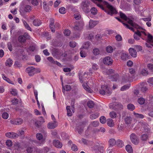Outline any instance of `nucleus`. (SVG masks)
<instances>
[{"mask_svg":"<svg viewBox=\"0 0 153 153\" xmlns=\"http://www.w3.org/2000/svg\"><path fill=\"white\" fill-rule=\"evenodd\" d=\"M147 67L149 70L151 71H153V62L148 63Z\"/></svg>","mask_w":153,"mask_h":153,"instance_id":"nucleus-33","label":"nucleus"},{"mask_svg":"<svg viewBox=\"0 0 153 153\" xmlns=\"http://www.w3.org/2000/svg\"><path fill=\"white\" fill-rule=\"evenodd\" d=\"M100 52V51L98 48H95L93 50V53L95 56L99 55Z\"/></svg>","mask_w":153,"mask_h":153,"instance_id":"nucleus-35","label":"nucleus"},{"mask_svg":"<svg viewBox=\"0 0 153 153\" xmlns=\"http://www.w3.org/2000/svg\"><path fill=\"white\" fill-rule=\"evenodd\" d=\"M53 145L57 148H61L62 146L61 142L57 140H54L53 142Z\"/></svg>","mask_w":153,"mask_h":153,"instance_id":"nucleus-19","label":"nucleus"},{"mask_svg":"<svg viewBox=\"0 0 153 153\" xmlns=\"http://www.w3.org/2000/svg\"><path fill=\"white\" fill-rule=\"evenodd\" d=\"M97 23V21L91 20L89 22V26L91 28L94 27Z\"/></svg>","mask_w":153,"mask_h":153,"instance_id":"nucleus-23","label":"nucleus"},{"mask_svg":"<svg viewBox=\"0 0 153 153\" xmlns=\"http://www.w3.org/2000/svg\"><path fill=\"white\" fill-rule=\"evenodd\" d=\"M94 105V102L92 101H89L87 103L88 106L90 108H92Z\"/></svg>","mask_w":153,"mask_h":153,"instance_id":"nucleus-47","label":"nucleus"},{"mask_svg":"<svg viewBox=\"0 0 153 153\" xmlns=\"http://www.w3.org/2000/svg\"><path fill=\"white\" fill-rule=\"evenodd\" d=\"M59 12L61 14H64L66 13V9L65 7H62L59 9Z\"/></svg>","mask_w":153,"mask_h":153,"instance_id":"nucleus-53","label":"nucleus"},{"mask_svg":"<svg viewBox=\"0 0 153 153\" xmlns=\"http://www.w3.org/2000/svg\"><path fill=\"white\" fill-rule=\"evenodd\" d=\"M8 117L9 115L7 112H4L2 114V117L4 119H7L8 118Z\"/></svg>","mask_w":153,"mask_h":153,"instance_id":"nucleus-54","label":"nucleus"},{"mask_svg":"<svg viewBox=\"0 0 153 153\" xmlns=\"http://www.w3.org/2000/svg\"><path fill=\"white\" fill-rule=\"evenodd\" d=\"M143 30V31H141L142 34L145 36H147L148 40L150 42L151 44L153 46V39H152V36L151 34L149 33H146Z\"/></svg>","mask_w":153,"mask_h":153,"instance_id":"nucleus-14","label":"nucleus"},{"mask_svg":"<svg viewBox=\"0 0 153 153\" xmlns=\"http://www.w3.org/2000/svg\"><path fill=\"white\" fill-rule=\"evenodd\" d=\"M116 18L118 19V20L120 22H121L123 23V24L125 26L126 28H127L129 29H130L131 30H133V28L132 27H130L129 26L128 24H127V23H124L123 22H122L121 21V19H120L119 18H118L117 17Z\"/></svg>","mask_w":153,"mask_h":153,"instance_id":"nucleus-32","label":"nucleus"},{"mask_svg":"<svg viewBox=\"0 0 153 153\" xmlns=\"http://www.w3.org/2000/svg\"><path fill=\"white\" fill-rule=\"evenodd\" d=\"M141 28H137L134 27H132V28H133V30H132L134 31V28H136L137 29V31L135 32L134 34V37L135 39L136 40H139L140 38H141V35L142 33L141 31H140L141 30H143V29L142 27H140Z\"/></svg>","mask_w":153,"mask_h":153,"instance_id":"nucleus-5","label":"nucleus"},{"mask_svg":"<svg viewBox=\"0 0 153 153\" xmlns=\"http://www.w3.org/2000/svg\"><path fill=\"white\" fill-rule=\"evenodd\" d=\"M5 136L8 138L15 139L17 138L19 135L16 133L9 132L6 133L5 134Z\"/></svg>","mask_w":153,"mask_h":153,"instance_id":"nucleus-12","label":"nucleus"},{"mask_svg":"<svg viewBox=\"0 0 153 153\" xmlns=\"http://www.w3.org/2000/svg\"><path fill=\"white\" fill-rule=\"evenodd\" d=\"M33 151V148L31 147H27L26 150L27 153H32Z\"/></svg>","mask_w":153,"mask_h":153,"instance_id":"nucleus-62","label":"nucleus"},{"mask_svg":"<svg viewBox=\"0 0 153 153\" xmlns=\"http://www.w3.org/2000/svg\"><path fill=\"white\" fill-rule=\"evenodd\" d=\"M128 109L131 111H132L135 108L134 106L132 104L130 103L127 105Z\"/></svg>","mask_w":153,"mask_h":153,"instance_id":"nucleus-34","label":"nucleus"},{"mask_svg":"<svg viewBox=\"0 0 153 153\" xmlns=\"http://www.w3.org/2000/svg\"><path fill=\"white\" fill-rule=\"evenodd\" d=\"M126 149L127 151L129 153H132L133 149L131 146L129 145H127L126 147Z\"/></svg>","mask_w":153,"mask_h":153,"instance_id":"nucleus-31","label":"nucleus"},{"mask_svg":"<svg viewBox=\"0 0 153 153\" xmlns=\"http://www.w3.org/2000/svg\"><path fill=\"white\" fill-rule=\"evenodd\" d=\"M22 22L25 28L30 31H32V29L31 27H30L29 25L24 20H22Z\"/></svg>","mask_w":153,"mask_h":153,"instance_id":"nucleus-27","label":"nucleus"},{"mask_svg":"<svg viewBox=\"0 0 153 153\" xmlns=\"http://www.w3.org/2000/svg\"><path fill=\"white\" fill-rule=\"evenodd\" d=\"M133 113L137 118H143L144 117V115L142 114L136 113L135 112H134Z\"/></svg>","mask_w":153,"mask_h":153,"instance_id":"nucleus-46","label":"nucleus"},{"mask_svg":"<svg viewBox=\"0 0 153 153\" xmlns=\"http://www.w3.org/2000/svg\"><path fill=\"white\" fill-rule=\"evenodd\" d=\"M130 139L131 142L135 145H137L139 142V140L137 136L135 134L132 133L130 135Z\"/></svg>","mask_w":153,"mask_h":153,"instance_id":"nucleus-8","label":"nucleus"},{"mask_svg":"<svg viewBox=\"0 0 153 153\" xmlns=\"http://www.w3.org/2000/svg\"><path fill=\"white\" fill-rule=\"evenodd\" d=\"M84 127L83 123H80L79 124L77 125L76 130L77 131L79 134H80L83 131Z\"/></svg>","mask_w":153,"mask_h":153,"instance_id":"nucleus-16","label":"nucleus"},{"mask_svg":"<svg viewBox=\"0 0 153 153\" xmlns=\"http://www.w3.org/2000/svg\"><path fill=\"white\" fill-rule=\"evenodd\" d=\"M18 40L20 42H24L26 41V39L22 35H21L19 37Z\"/></svg>","mask_w":153,"mask_h":153,"instance_id":"nucleus-38","label":"nucleus"},{"mask_svg":"<svg viewBox=\"0 0 153 153\" xmlns=\"http://www.w3.org/2000/svg\"><path fill=\"white\" fill-rule=\"evenodd\" d=\"M128 51L130 55L134 57L137 56V53L136 51L133 48H130L128 49Z\"/></svg>","mask_w":153,"mask_h":153,"instance_id":"nucleus-20","label":"nucleus"},{"mask_svg":"<svg viewBox=\"0 0 153 153\" xmlns=\"http://www.w3.org/2000/svg\"><path fill=\"white\" fill-rule=\"evenodd\" d=\"M130 86V84H129L126 85H125L122 86L121 88V91H124L128 89Z\"/></svg>","mask_w":153,"mask_h":153,"instance_id":"nucleus-37","label":"nucleus"},{"mask_svg":"<svg viewBox=\"0 0 153 153\" xmlns=\"http://www.w3.org/2000/svg\"><path fill=\"white\" fill-rule=\"evenodd\" d=\"M43 7L44 9L46 11H47L48 10V6L47 5V3L45 1L43 2Z\"/></svg>","mask_w":153,"mask_h":153,"instance_id":"nucleus-60","label":"nucleus"},{"mask_svg":"<svg viewBox=\"0 0 153 153\" xmlns=\"http://www.w3.org/2000/svg\"><path fill=\"white\" fill-rule=\"evenodd\" d=\"M33 23L34 26H39L41 25L42 22L40 20L37 19L34 20L33 21Z\"/></svg>","mask_w":153,"mask_h":153,"instance_id":"nucleus-22","label":"nucleus"},{"mask_svg":"<svg viewBox=\"0 0 153 153\" xmlns=\"http://www.w3.org/2000/svg\"><path fill=\"white\" fill-rule=\"evenodd\" d=\"M125 121L127 124H129L131 123L132 119L131 117L127 116L124 119Z\"/></svg>","mask_w":153,"mask_h":153,"instance_id":"nucleus-25","label":"nucleus"},{"mask_svg":"<svg viewBox=\"0 0 153 153\" xmlns=\"http://www.w3.org/2000/svg\"><path fill=\"white\" fill-rule=\"evenodd\" d=\"M69 45L71 47L74 48L76 46V43L74 41L70 42Z\"/></svg>","mask_w":153,"mask_h":153,"instance_id":"nucleus-64","label":"nucleus"},{"mask_svg":"<svg viewBox=\"0 0 153 153\" xmlns=\"http://www.w3.org/2000/svg\"><path fill=\"white\" fill-rule=\"evenodd\" d=\"M129 73L131 74V75L128 74L126 76V79L125 80V82L130 81L132 79L134 76V74L135 72V70L133 68H130L129 69Z\"/></svg>","mask_w":153,"mask_h":153,"instance_id":"nucleus-9","label":"nucleus"},{"mask_svg":"<svg viewBox=\"0 0 153 153\" xmlns=\"http://www.w3.org/2000/svg\"><path fill=\"white\" fill-rule=\"evenodd\" d=\"M104 64L107 65H110L112 64L113 60L109 56H106L103 59Z\"/></svg>","mask_w":153,"mask_h":153,"instance_id":"nucleus-13","label":"nucleus"},{"mask_svg":"<svg viewBox=\"0 0 153 153\" xmlns=\"http://www.w3.org/2000/svg\"><path fill=\"white\" fill-rule=\"evenodd\" d=\"M91 13L94 15L96 14L97 13V9L95 7H92L91 9H90Z\"/></svg>","mask_w":153,"mask_h":153,"instance_id":"nucleus-42","label":"nucleus"},{"mask_svg":"<svg viewBox=\"0 0 153 153\" xmlns=\"http://www.w3.org/2000/svg\"><path fill=\"white\" fill-rule=\"evenodd\" d=\"M116 142L114 139H110L109 141L110 145L111 146H113L115 144L116 145Z\"/></svg>","mask_w":153,"mask_h":153,"instance_id":"nucleus-51","label":"nucleus"},{"mask_svg":"<svg viewBox=\"0 0 153 153\" xmlns=\"http://www.w3.org/2000/svg\"><path fill=\"white\" fill-rule=\"evenodd\" d=\"M82 86L84 88V89L90 93L92 92V91L88 85L86 83H83L82 85Z\"/></svg>","mask_w":153,"mask_h":153,"instance_id":"nucleus-24","label":"nucleus"},{"mask_svg":"<svg viewBox=\"0 0 153 153\" xmlns=\"http://www.w3.org/2000/svg\"><path fill=\"white\" fill-rule=\"evenodd\" d=\"M57 126V123L56 121L53 122H50L48 124V128L50 129H53Z\"/></svg>","mask_w":153,"mask_h":153,"instance_id":"nucleus-18","label":"nucleus"},{"mask_svg":"<svg viewBox=\"0 0 153 153\" xmlns=\"http://www.w3.org/2000/svg\"><path fill=\"white\" fill-rule=\"evenodd\" d=\"M13 63V61L10 59H7L6 61L5 64L6 66L10 67Z\"/></svg>","mask_w":153,"mask_h":153,"instance_id":"nucleus-44","label":"nucleus"},{"mask_svg":"<svg viewBox=\"0 0 153 153\" xmlns=\"http://www.w3.org/2000/svg\"><path fill=\"white\" fill-rule=\"evenodd\" d=\"M36 137L37 139L40 141V142L37 143L38 145H40L43 144L45 142V139L43 138L42 135L41 133H38L36 134Z\"/></svg>","mask_w":153,"mask_h":153,"instance_id":"nucleus-10","label":"nucleus"},{"mask_svg":"<svg viewBox=\"0 0 153 153\" xmlns=\"http://www.w3.org/2000/svg\"><path fill=\"white\" fill-rule=\"evenodd\" d=\"M71 149L74 151H77L78 149L76 145L74 144H73L71 147Z\"/></svg>","mask_w":153,"mask_h":153,"instance_id":"nucleus-61","label":"nucleus"},{"mask_svg":"<svg viewBox=\"0 0 153 153\" xmlns=\"http://www.w3.org/2000/svg\"><path fill=\"white\" fill-rule=\"evenodd\" d=\"M106 51L108 52L111 53L112 52L113 49L111 46H108L106 48Z\"/></svg>","mask_w":153,"mask_h":153,"instance_id":"nucleus-56","label":"nucleus"},{"mask_svg":"<svg viewBox=\"0 0 153 153\" xmlns=\"http://www.w3.org/2000/svg\"><path fill=\"white\" fill-rule=\"evenodd\" d=\"M74 16V17L76 20H79L81 18V15L78 13H76Z\"/></svg>","mask_w":153,"mask_h":153,"instance_id":"nucleus-59","label":"nucleus"},{"mask_svg":"<svg viewBox=\"0 0 153 153\" xmlns=\"http://www.w3.org/2000/svg\"><path fill=\"white\" fill-rule=\"evenodd\" d=\"M140 74L143 76H146L148 74V72L147 70L143 69L141 70Z\"/></svg>","mask_w":153,"mask_h":153,"instance_id":"nucleus-45","label":"nucleus"},{"mask_svg":"<svg viewBox=\"0 0 153 153\" xmlns=\"http://www.w3.org/2000/svg\"><path fill=\"white\" fill-rule=\"evenodd\" d=\"M100 115L99 113L97 112L93 114H92L90 115V118L92 120H93L97 118Z\"/></svg>","mask_w":153,"mask_h":153,"instance_id":"nucleus-29","label":"nucleus"},{"mask_svg":"<svg viewBox=\"0 0 153 153\" xmlns=\"http://www.w3.org/2000/svg\"><path fill=\"white\" fill-rule=\"evenodd\" d=\"M95 2L98 1L99 3L97 4V5L104 10L108 14L112 15L117 13L116 10L111 5L104 0H92Z\"/></svg>","mask_w":153,"mask_h":153,"instance_id":"nucleus-1","label":"nucleus"},{"mask_svg":"<svg viewBox=\"0 0 153 153\" xmlns=\"http://www.w3.org/2000/svg\"><path fill=\"white\" fill-rule=\"evenodd\" d=\"M10 93L13 95L16 96L17 94V90L15 89H11L10 90Z\"/></svg>","mask_w":153,"mask_h":153,"instance_id":"nucleus-48","label":"nucleus"},{"mask_svg":"<svg viewBox=\"0 0 153 153\" xmlns=\"http://www.w3.org/2000/svg\"><path fill=\"white\" fill-rule=\"evenodd\" d=\"M90 43L89 42H87L84 44V45L82 46V48L85 49H87L90 46Z\"/></svg>","mask_w":153,"mask_h":153,"instance_id":"nucleus-52","label":"nucleus"},{"mask_svg":"<svg viewBox=\"0 0 153 153\" xmlns=\"http://www.w3.org/2000/svg\"><path fill=\"white\" fill-rule=\"evenodd\" d=\"M138 102L140 104H143L145 102V100L143 98H140L138 99Z\"/></svg>","mask_w":153,"mask_h":153,"instance_id":"nucleus-50","label":"nucleus"},{"mask_svg":"<svg viewBox=\"0 0 153 153\" xmlns=\"http://www.w3.org/2000/svg\"><path fill=\"white\" fill-rule=\"evenodd\" d=\"M6 144L8 147H10L12 145V142L11 140H7L6 142Z\"/></svg>","mask_w":153,"mask_h":153,"instance_id":"nucleus-57","label":"nucleus"},{"mask_svg":"<svg viewBox=\"0 0 153 153\" xmlns=\"http://www.w3.org/2000/svg\"><path fill=\"white\" fill-rule=\"evenodd\" d=\"M36 45L30 46L29 48V50L31 51H34L36 50Z\"/></svg>","mask_w":153,"mask_h":153,"instance_id":"nucleus-55","label":"nucleus"},{"mask_svg":"<svg viewBox=\"0 0 153 153\" xmlns=\"http://www.w3.org/2000/svg\"><path fill=\"white\" fill-rule=\"evenodd\" d=\"M102 89L100 90V94L104 95H109L111 94V90L110 88L107 85H102L101 87Z\"/></svg>","mask_w":153,"mask_h":153,"instance_id":"nucleus-4","label":"nucleus"},{"mask_svg":"<svg viewBox=\"0 0 153 153\" xmlns=\"http://www.w3.org/2000/svg\"><path fill=\"white\" fill-rule=\"evenodd\" d=\"M107 125L109 127H111L114 126V125L113 120L111 119H108L107 120Z\"/></svg>","mask_w":153,"mask_h":153,"instance_id":"nucleus-21","label":"nucleus"},{"mask_svg":"<svg viewBox=\"0 0 153 153\" xmlns=\"http://www.w3.org/2000/svg\"><path fill=\"white\" fill-rule=\"evenodd\" d=\"M32 10L31 7L29 5H26L22 8L20 9V12L22 15H24L25 13L29 12Z\"/></svg>","mask_w":153,"mask_h":153,"instance_id":"nucleus-6","label":"nucleus"},{"mask_svg":"<svg viewBox=\"0 0 153 153\" xmlns=\"http://www.w3.org/2000/svg\"><path fill=\"white\" fill-rule=\"evenodd\" d=\"M128 56L127 53H123L121 55V58L123 60H126L128 59Z\"/></svg>","mask_w":153,"mask_h":153,"instance_id":"nucleus-26","label":"nucleus"},{"mask_svg":"<svg viewBox=\"0 0 153 153\" xmlns=\"http://www.w3.org/2000/svg\"><path fill=\"white\" fill-rule=\"evenodd\" d=\"M84 25V23L82 21H80L76 22L75 26L73 27V28L75 31H79L81 30Z\"/></svg>","mask_w":153,"mask_h":153,"instance_id":"nucleus-7","label":"nucleus"},{"mask_svg":"<svg viewBox=\"0 0 153 153\" xmlns=\"http://www.w3.org/2000/svg\"><path fill=\"white\" fill-rule=\"evenodd\" d=\"M90 2L88 0H84L81 3L80 7L85 12L88 13L90 11Z\"/></svg>","mask_w":153,"mask_h":153,"instance_id":"nucleus-3","label":"nucleus"},{"mask_svg":"<svg viewBox=\"0 0 153 153\" xmlns=\"http://www.w3.org/2000/svg\"><path fill=\"white\" fill-rule=\"evenodd\" d=\"M148 138V135L145 134H142L140 137L141 140L143 141H145Z\"/></svg>","mask_w":153,"mask_h":153,"instance_id":"nucleus-43","label":"nucleus"},{"mask_svg":"<svg viewBox=\"0 0 153 153\" xmlns=\"http://www.w3.org/2000/svg\"><path fill=\"white\" fill-rule=\"evenodd\" d=\"M23 122V120L20 118H17L16 119H13L10 121V123L11 124L16 125L21 124Z\"/></svg>","mask_w":153,"mask_h":153,"instance_id":"nucleus-15","label":"nucleus"},{"mask_svg":"<svg viewBox=\"0 0 153 153\" xmlns=\"http://www.w3.org/2000/svg\"><path fill=\"white\" fill-rule=\"evenodd\" d=\"M66 110L67 111V115L68 116H71L72 115V112L71 110L70 106H68L66 107Z\"/></svg>","mask_w":153,"mask_h":153,"instance_id":"nucleus-41","label":"nucleus"},{"mask_svg":"<svg viewBox=\"0 0 153 153\" xmlns=\"http://www.w3.org/2000/svg\"><path fill=\"white\" fill-rule=\"evenodd\" d=\"M120 15L121 18L127 21L132 27H134L137 28H141L140 26L133 22L134 19L132 17H127L124 14L121 12H120Z\"/></svg>","mask_w":153,"mask_h":153,"instance_id":"nucleus-2","label":"nucleus"},{"mask_svg":"<svg viewBox=\"0 0 153 153\" xmlns=\"http://www.w3.org/2000/svg\"><path fill=\"white\" fill-rule=\"evenodd\" d=\"M100 121L102 124H104L106 121V119L104 116H101L100 118Z\"/></svg>","mask_w":153,"mask_h":153,"instance_id":"nucleus-49","label":"nucleus"},{"mask_svg":"<svg viewBox=\"0 0 153 153\" xmlns=\"http://www.w3.org/2000/svg\"><path fill=\"white\" fill-rule=\"evenodd\" d=\"M79 79L80 82L82 83L84 82H85V81L86 79L88 76V73L87 72H85L83 76H80V75L79 76Z\"/></svg>","mask_w":153,"mask_h":153,"instance_id":"nucleus-17","label":"nucleus"},{"mask_svg":"<svg viewBox=\"0 0 153 153\" xmlns=\"http://www.w3.org/2000/svg\"><path fill=\"white\" fill-rule=\"evenodd\" d=\"M146 83H142L141 84V87H140L141 90L143 92H145L146 91L148 88L146 87Z\"/></svg>","mask_w":153,"mask_h":153,"instance_id":"nucleus-28","label":"nucleus"},{"mask_svg":"<svg viewBox=\"0 0 153 153\" xmlns=\"http://www.w3.org/2000/svg\"><path fill=\"white\" fill-rule=\"evenodd\" d=\"M35 68L33 67H27L25 70V71L30 76H32L34 74Z\"/></svg>","mask_w":153,"mask_h":153,"instance_id":"nucleus-11","label":"nucleus"},{"mask_svg":"<svg viewBox=\"0 0 153 153\" xmlns=\"http://www.w3.org/2000/svg\"><path fill=\"white\" fill-rule=\"evenodd\" d=\"M116 145L118 147H122L124 146L122 140H118L116 141Z\"/></svg>","mask_w":153,"mask_h":153,"instance_id":"nucleus-30","label":"nucleus"},{"mask_svg":"<svg viewBox=\"0 0 153 153\" xmlns=\"http://www.w3.org/2000/svg\"><path fill=\"white\" fill-rule=\"evenodd\" d=\"M99 124V123L98 121H94L91 123L90 125L94 127H96L98 126Z\"/></svg>","mask_w":153,"mask_h":153,"instance_id":"nucleus-39","label":"nucleus"},{"mask_svg":"<svg viewBox=\"0 0 153 153\" xmlns=\"http://www.w3.org/2000/svg\"><path fill=\"white\" fill-rule=\"evenodd\" d=\"M71 33V31L68 30H65L64 31V34L65 35L68 36Z\"/></svg>","mask_w":153,"mask_h":153,"instance_id":"nucleus-63","label":"nucleus"},{"mask_svg":"<svg viewBox=\"0 0 153 153\" xmlns=\"http://www.w3.org/2000/svg\"><path fill=\"white\" fill-rule=\"evenodd\" d=\"M52 53L54 56L59 55V50L56 49H54L52 51Z\"/></svg>","mask_w":153,"mask_h":153,"instance_id":"nucleus-40","label":"nucleus"},{"mask_svg":"<svg viewBox=\"0 0 153 153\" xmlns=\"http://www.w3.org/2000/svg\"><path fill=\"white\" fill-rule=\"evenodd\" d=\"M115 39L117 41H120L122 40V38L121 36L119 34L115 36Z\"/></svg>","mask_w":153,"mask_h":153,"instance_id":"nucleus-58","label":"nucleus"},{"mask_svg":"<svg viewBox=\"0 0 153 153\" xmlns=\"http://www.w3.org/2000/svg\"><path fill=\"white\" fill-rule=\"evenodd\" d=\"M110 117L114 119L117 117V114L116 112L112 111L109 113Z\"/></svg>","mask_w":153,"mask_h":153,"instance_id":"nucleus-36","label":"nucleus"}]
</instances>
